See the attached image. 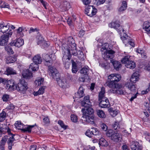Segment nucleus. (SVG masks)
<instances>
[{
	"mask_svg": "<svg viewBox=\"0 0 150 150\" xmlns=\"http://www.w3.org/2000/svg\"><path fill=\"white\" fill-rule=\"evenodd\" d=\"M62 48L64 54L62 60L64 65H69L70 64V59L71 54L77 56L81 60H83L84 54L80 51L76 50V44L72 37H69L67 40L64 42Z\"/></svg>",
	"mask_w": 150,
	"mask_h": 150,
	"instance_id": "1",
	"label": "nucleus"
},
{
	"mask_svg": "<svg viewBox=\"0 0 150 150\" xmlns=\"http://www.w3.org/2000/svg\"><path fill=\"white\" fill-rule=\"evenodd\" d=\"M81 104L82 106L85 107L81 109L83 113L82 117L84 119V120L91 124H94V110L91 107L92 105L90 101L89 96L84 97L83 100L81 102Z\"/></svg>",
	"mask_w": 150,
	"mask_h": 150,
	"instance_id": "2",
	"label": "nucleus"
},
{
	"mask_svg": "<svg viewBox=\"0 0 150 150\" xmlns=\"http://www.w3.org/2000/svg\"><path fill=\"white\" fill-rule=\"evenodd\" d=\"M120 75L116 74H112L108 76L109 81L106 82V85L111 89L110 91L113 93H117L120 94H124L125 92L121 89L122 86L121 83H117L121 79Z\"/></svg>",
	"mask_w": 150,
	"mask_h": 150,
	"instance_id": "3",
	"label": "nucleus"
},
{
	"mask_svg": "<svg viewBox=\"0 0 150 150\" xmlns=\"http://www.w3.org/2000/svg\"><path fill=\"white\" fill-rule=\"evenodd\" d=\"M140 75L138 72H135L132 75L130 80L125 84V86L128 88L131 92H135L137 89L136 85L131 82L135 83L139 79Z\"/></svg>",
	"mask_w": 150,
	"mask_h": 150,
	"instance_id": "4",
	"label": "nucleus"
},
{
	"mask_svg": "<svg viewBox=\"0 0 150 150\" xmlns=\"http://www.w3.org/2000/svg\"><path fill=\"white\" fill-rule=\"evenodd\" d=\"M39 68L38 66H30L29 69L24 70L22 73L23 77L26 79H30L33 77V73L30 71H35L38 70Z\"/></svg>",
	"mask_w": 150,
	"mask_h": 150,
	"instance_id": "5",
	"label": "nucleus"
},
{
	"mask_svg": "<svg viewBox=\"0 0 150 150\" xmlns=\"http://www.w3.org/2000/svg\"><path fill=\"white\" fill-rule=\"evenodd\" d=\"M28 88V85L24 81L22 80L16 85V90L21 93H25Z\"/></svg>",
	"mask_w": 150,
	"mask_h": 150,
	"instance_id": "6",
	"label": "nucleus"
},
{
	"mask_svg": "<svg viewBox=\"0 0 150 150\" xmlns=\"http://www.w3.org/2000/svg\"><path fill=\"white\" fill-rule=\"evenodd\" d=\"M15 126L16 128L18 129H20L24 132L28 131L31 132V129L34 127V125H29L27 127H25L24 128V125L20 121H17L15 123Z\"/></svg>",
	"mask_w": 150,
	"mask_h": 150,
	"instance_id": "7",
	"label": "nucleus"
},
{
	"mask_svg": "<svg viewBox=\"0 0 150 150\" xmlns=\"http://www.w3.org/2000/svg\"><path fill=\"white\" fill-rule=\"evenodd\" d=\"M124 30L122 29L121 30L120 33L122 35H120V38L121 40H122L123 42L125 44V45L128 46L129 45H130L132 47H134V41L132 40H129L128 39V36L126 33H124Z\"/></svg>",
	"mask_w": 150,
	"mask_h": 150,
	"instance_id": "8",
	"label": "nucleus"
},
{
	"mask_svg": "<svg viewBox=\"0 0 150 150\" xmlns=\"http://www.w3.org/2000/svg\"><path fill=\"white\" fill-rule=\"evenodd\" d=\"M48 72L51 75L53 79H57L60 77V74L57 69L54 66H50L48 70Z\"/></svg>",
	"mask_w": 150,
	"mask_h": 150,
	"instance_id": "9",
	"label": "nucleus"
},
{
	"mask_svg": "<svg viewBox=\"0 0 150 150\" xmlns=\"http://www.w3.org/2000/svg\"><path fill=\"white\" fill-rule=\"evenodd\" d=\"M12 34V31L10 30L6 34L2 35L0 39V45H4L6 44L8 41V38L11 37Z\"/></svg>",
	"mask_w": 150,
	"mask_h": 150,
	"instance_id": "10",
	"label": "nucleus"
},
{
	"mask_svg": "<svg viewBox=\"0 0 150 150\" xmlns=\"http://www.w3.org/2000/svg\"><path fill=\"white\" fill-rule=\"evenodd\" d=\"M97 11V9L93 6H88L85 9V13L88 16L92 17L95 15Z\"/></svg>",
	"mask_w": 150,
	"mask_h": 150,
	"instance_id": "11",
	"label": "nucleus"
},
{
	"mask_svg": "<svg viewBox=\"0 0 150 150\" xmlns=\"http://www.w3.org/2000/svg\"><path fill=\"white\" fill-rule=\"evenodd\" d=\"M7 132L8 135V137H9L7 141V143L8 145V148L9 150H11L12 148L13 143L15 140L14 138V135L11 133L10 129L8 128L7 129Z\"/></svg>",
	"mask_w": 150,
	"mask_h": 150,
	"instance_id": "12",
	"label": "nucleus"
},
{
	"mask_svg": "<svg viewBox=\"0 0 150 150\" xmlns=\"http://www.w3.org/2000/svg\"><path fill=\"white\" fill-rule=\"evenodd\" d=\"M6 89H9L10 90L14 91L16 89V85L15 81L12 79L6 81Z\"/></svg>",
	"mask_w": 150,
	"mask_h": 150,
	"instance_id": "13",
	"label": "nucleus"
},
{
	"mask_svg": "<svg viewBox=\"0 0 150 150\" xmlns=\"http://www.w3.org/2000/svg\"><path fill=\"white\" fill-rule=\"evenodd\" d=\"M115 53L114 51L110 50L107 52H104V53H101L103 57L105 60L111 59L114 57L113 54Z\"/></svg>",
	"mask_w": 150,
	"mask_h": 150,
	"instance_id": "14",
	"label": "nucleus"
},
{
	"mask_svg": "<svg viewBox=\"0 0 150 150\" xmlns=\"http://www.w3.org/2000/svg\"><path fill=\"white\" fill-rule=\"evenodd\" d=\"M130 56L129 55L125 57L122 60L121 62L123 64H125V66L130 65L133 66L135 64V63L132 61L130 60L129 59Z\"/></svg>",
	"mask_w": 150,
	"mask_h": 150,
	"instance_id": "15",
	"label": "nucleus"
},
{
	"mask_svg": "<svg viewBox=\"0 0 150 150\" xmlns=\"http://www.w3.org/2000/svg\"><path fill=\"white\" fill-rule=\"evenodd\" d=\"M99 101L100 102L99 105L101 107L106 108L109 107L110 106L108 100L106 98H104L103 99Z\"/></svg>",
	"mask_w": 150,
	"mask_h": 150,
	"instance_id": "16",
	"label": "nucleus"
},
{
	"mask_svg": "<svg viewBox=\"0 0 150 150\" xmlns=\"http://www.w3.org/2000/svg\"><path fill=\"white\" fill-rule=\"evenodd\" d=\"M130 146L132 150H142V149L139 142L137 141L132 142Z\"/></svg>",
	"mask_w": 150,
	"mask_h": 150,
	"instance_id": "17",
	"label": "nucleus"
},
{
	"mask_svg": "<svg viewBox=\"0 0 150 150\" xmlns=\"http://www.w3.org/2000/svg\"><path fill=\"white\" fill-rule=\"evenodd\" d=\"M10 26L8 23L6 25L4 22L0 24V32L4 33L8 31Z\"/></svg>",
	"mask_w": 150,
	"mask_h": 150,
	"instance_id": "18",
	"label": "nucleus"
},
{
	"mask_svg": "<svg viewBox=\"0 0 150 150\" xmlns=\"http://www.w3.org/2000/svg\"><path fill=\"white\" fill-rule=\"evenodd\" d=\"M57 81L59 86L63 88H65L67 87V82L65 79L64 78H60V77L57 79H55Z\"/></svg>",
	"mask_w": 150,
	"mask_h": 150,
	"instance_id": "19",
	"label": "nucleus"
},
{
	"mask_svg": "<svg viewBox=\"0 0 150 150\" xmlns=\"http://www.w3.org/2000/svg\"><path fill=\"white\" fill-rule=\"evenodd\" d=\"M60 8L63 11H67L71 8L70 3L67 1H65L61 3Z\"/></svg>",
	"mask_w": 150,
	"mask_h": 150,
	"instance_id": "20",
	"label": "nucleus"
},
{
	"mask_svg": "<svg viewBox=\"0 0 150 150\" xmlns=\"http://www.w3.org/2000/svg\"><path fill=\"white\" fill-rule=\"evenodd\" d=\"M109 26L112 28L118 30L119 32H121L122 28L121 26H120L119 22L117 21L112 22L109 24Z\"/></svg>",
	"mask_w": 150,
	"mask_h": 150,
	"instance_id": "21",
	"label": "nucleus"
},
{
	"mask_svg": "<svg viewBox=\"0 0 150 150\" xmlns=\"http://www.w3.org/2000/svg\"><path fill=\"white\" fill-rule=\"evenodd\" d=\"M111 139L115 142H120L122 139V135L120 134L115 131L113 135L112 136Z\"/></svg>",
	"mask_w": 150,
	"mask_h": 150,
	"instance_id": "22",
	"label": "nucleus"
},
{
	"mask_svg": "<svg viewBox=\"0 0 150 150\" xmlns=\"http://www.w3.org/2000/svg\"><path fill=\"white\" fill-rule=\"evenodd\" d=\"M84 88H83V87L81 86L79 88L78 91L75 94V98L76 99V98H81L83 97L84 95ZM74 99H75V97H74Z\"/></svg>",
	"mask_w": 150,
	"mask_h": 150,
	"instance_id": "23",
	"label": "nucleus"
},
{
	"mask_svg": "<svg viewBox=\"0 0 150 150\" xmlns=\"http://www.w3.org/2000/svg\"><path fill=\"white\" fill-rule=\"evenodd\" d=\"M23 28L22 27H19L18 29L14 30V34L17 37H22L24 35Z\"/></svg>",
	"mask_w": 150,
	"mask_h": 150,
	"instance_id": "24",
	"label": "nucleus"
},
{
	"mask_svg": "<svg viewBox=\"0 0 150 150\" xmlns=\"http://www.w3.org/2000/svg\"><path fill=\"white\" fill-rule=\"evenodd\" d=\"M24 40L21 38H18L16 41L14 42V43L12 42L10 43L11 45H13L18 47H19L22 46L24 44Z\"/></svg>",
	"mask_w": 150,
	"mask_h": 150,
	"instance_id": "25",
	"label": "nucleus"
},
{
	"mask_svg": "<svg viewBox=\"0 0 150 150\" xmlns=\"http://www.w3.org/2000/svg\"><path fill=\"white\" fill-rule=\"evenodd\" d=\"M33 60L34 63L36 65L40 64L42 62L41 57L39 55H37L34 57Z\"/></svg>",
	"mask_w": 150,
	"mask_h": 150,
	"instance_id": "26",
	"label": "nucleus"
},
{
	"mask_svg": "<svg viewBox=\"0 0 150 150\" xmlns=\"http://www.w3.org/2000/svg\"><path fill=\"white\" fill-rule=\"evenodd\" d=\"M45 86H44L41 87L38 91H34L33 93V94L35 96L42 94L45 91Z\"/></svg>",
	"mask_w": 150,
	"mask_h": 150,
	"instance_id": "27",
	"label": "nucleus"
},
{
	"mask_svg": "<svg viewBox=\"0 0 150 150\" xmlns=\"http://www.w3.org/2000/svg\"><path fill=\"white\" fill-rule=\"evenodd\" d=\"M44 79L42 78H38L35 81V83L36 86H41L43 84Z\"/></svg>",
	"mask_w": 150,
	"mask_h": 150,
	"instance_id": "28",
	"label": "nucleus"
},
{
	"mask_svg": "<svg viewBox=\"0 0 150 150\" xmlns=\"http://www.w3.org/2000/svg\"><path fill=\"white\" fill-rule=\"evenodd\" d=\"M143 29L148 33H150V23L147 21L144 23L143 25Z\"/></svg>",
	"mask_w": 150,
	"mask_h": 150,
	"instance_id": "29",
	"label": "nucleus"
},
{
	"mask_svg": "<svg viewBox=\"0 0 150 150\" xmlns=\"http://www.w3.org/2000/svg\"><path fill=\"white\" fill-rule=\"evenodd\" d=\"M99 144L102 146H107L108 144L107 141L103 138H101L99 140Z\"/></svg>",
	"mask_w": 150,
	"mask_h": 150,
	"instance_id": "30",
	"label": "nucleus"
},
{
	"mask_svg": "<svg viewBox=\"0 0 150 150\" xmlns=\"http://www.w3.org/2000/svg\"><path fill=\"white\" fill-rule=\"evenodd\" d=\"M45 40L43 37L40 34L38 35L36 37V41L38 45H42V43L44 42Z\"/></svg>",
	"mask_w": 150,
	"mask_h": 150,
	"instance_id": "31",
	"label": "nucleus"
},
{
	"mask_svg": "<svg viewBox=\"0 0 150 150\" xmlns=\"http://www.w3.org/2000/svg\"><path fill=\"white\" fill-rule=\"evenodd\" d=\"M109 45L108 43H105L102 44V48L100 49L101 53H104V52H107L108 50Z\"/></svg>",
	"mask_w": 150,
	"mask_h": 150,
	"instance_id": "32",
	"label": "nucleus"
},
{
	"mask_svg": "<svg viewBox=\"0 0 150 150\" xmlns=\"http://www.w3.org/2000/svg\"><path fill=\"white\" fill-rule=\"evenodd\" d=\"M16 60V58L15 57L9 56L7 57L6 60V62L7 64L13 63L15 62Z\"/></svg>",
	"mask_w": 150,
	"mask_h": 150,
	"instance_id": "33",
	"label": "nucleus"
},
{
	"mask_svg": "<svg viewBox=\"0 0 150 150\" xmlns=\"http://www.w3.org/2000/svg\"><path fill=\"white\" fill-rule=\"evenodd\" d=\"M105 89L104 87L101 88V91L99 94V100H100L101 99H103L104 98H106L105 97Z\"/></svg>",
	"mask_w": 150,
	"mask_h": 150,
	"instance_id": "34",
	"label": "nucleus"
},
{
	"mask_svg": "<svg viewBox=\"0 0 150 150\" xmlns=\"http://www.w3.org/2000/svg\"><path fill=\"white\" fill-rule=\"evenodd\" d=\"M127 7V4L126 1H123L122 2V5L119 8V11L122 12L125 10Z\"/></svg>",
	"mask_w": 150,
	"mask_h": 150,
	"instance_id": "35",
	"label": "nucleus"
},
{
	"mask_svg": "<svg viewBox=\"0 0 150 150\" xmlns=\"http://www.w3.org/2000/svg\"><path fill=\"white\" fill-rule=\"evenodd\" d=\"M97 114L101 118H105V115L104 111L101 110H97Z\"/></svg>",
	"mask_w": 150,
	"mask_h": 150,
	"instance_id": "36",
	"label": "nucleus"
},
{
	"mask_svg": "<svg viewBox=\"0 0 150 150\" xmlns=\"http://www.w3.org/2000/svg\"><path fill=\"white\" fill-rule=\"evenodd\" d=\"M5 73L8 75L16 74V71L11 68H8L5 71Z\"/></svg>",
	"mask_w": 150,
	"mask_h": 150,
	"instance_id": "37",
	"label": "nucleus"
},
{
	"mask_svg": "<svg viewBox=\"0 0 150 150\" xmlns=\"http://www.w3.org/2000/svg\"><path fill=\"white\" fill-rule=\"evenodd\" d=\"M88 71V68L86 66L82 68L80 71L81 74L84 75L85 76H88L87 72Z\"/></svg>",
	"mask_w": 150,
	"mask_h": 150,
	"instance_id": "38",
	"label": "nucleus"
},
{
	"mask_svg": "<svg viewBox=\"0 0 150 150\" xmlns=\"http://www.w3.org/2000/svg\"><path fill=\"white\" fill-rule=\"evenodd\" d=\"M6 113L5 111H3L0 114V122L4 121L6 117Z\"/></svg>",
	"mask_w": 150,
	"mask_h": 150,
	"instance_id": "39",
	"label": "nucleus"
},
{
	"mask_svg": "<svg viewBox=\"0 0 150 150\" xmlns=\"http://www.w3.org/2000/svg\"><path fill=\"white\" fill-rule=\"evenodd\" d=\"M0 7L2 8H9V5L4 1H0Z\"/></svg>",
	"mask_w": 150,
	"mask_h": 150,
	"instance_id": "40",
	"label": "nucleus"
},
{
	"mask_svg": "<svg viewBox=\"0 0 150 150\" xmlns=\"http://www.w3.org/2000/svg\"><path fill=\"white\" fill-rule=\"evenodd\" d=\"M115 131H114L112 129H110L108 130L106 132V135L108 137H110L111 138L112 136L113 135Z\"/></svg>",
	"mask_w": 150,
	"mask_h": 150,
	"instance_id": "41",
	"label": "nucleus"
},
{
	"mask_svg": "<svg viewBox=\"0 0 150 150\" xmlns=\"http://www.w3.org/2000/svg\"><path fill=\"white\" fill-rule=\"evenodd\" d=\"M5 50L9 54H13V52L11 47L9 46H7L5 47Z\"/></svg>",
	"mask_w": 150,
	"mask_h": 150,
	"instance_id": "42",
	"label": "nucleus"
},
{
	"mask_svg": "<svg viewBox=\"0 0 150 150\" xmlns=\"http://www.w3.org/2000/svg\"><path fill=\"white\" fill-rule=\"evenodd\" d=\"M92 130V129L91 128L88 129L85 133L86 135L89 137H91L93 135Z\"/></svg>",
	"mask_w": 150,
	"mask_h": 150,
	"instance_id": "43",
	"label": "nucleus"
},
{
	"mask_svg": "<svg viewBox=\"0 0 150 150\" xmlns=\"http://www.w3.org/2000/svg\"><path fill=\"white\" fill-rule=\"evenodd\" d=\"M71 120L72 122H77L78 120L77 116L75 115L72 114L71 115Z\"/></svg>",
	"mask_w": 150,
	"mask_h": 150,
	"instance_id": "44",
	"label": "nucleus"
},
{
	"mask_svg": "<svg viewBox=\"0 0 150 150\" xmlns=\"http://www.w3.org/2000/svg\"><path fill=\"white\" fill-rule=\"evenodd\" d=\"M8 137L7 135H6L3 137L2 138L1 140V144L2 145H5L6 141L8 139Z\"/></svg>",
	"mask_w": 150,
	"mask_h": 150,
	"instance_id": "45",
	"label": "nucleus"
},
{
	"mask_svg": "<svg viewBox=\"0 0 150 150\" xmlns=\"http://www.w3.org/2000/svg\"><path fill=\"white\" fill-rule=\"evenodd\" d=\"M58 123L62 128H64V129H66L67 127V126L65 125L63 122L62 120H60L59 121Z\"/></svg>",
	"mask_w": 150,
	"mask_h": 150,
	"instance_id": "46",
	"label": "nucleus"
},
{
	"mask_svg": "<svg viewBox=\"0 0 150 150\" xmlns=\"http://www.w3.org/2000/svg\"><path fill=\"white\" fill-rule=\"evenodd\" d=\"M110 62L112 63L113 66H120V62L115 60L114 59L110 60Z\"/></svg>",
	"mask_w": 150,
	"mask_h": 150,
	"instance_id": "47",
	"label": "nucleus"
},
{
	"mask_svg": "<svg viewBox=\"0 0 150 150\" xmlns=\"http://www.w3.org/2000/svg\"><path fill=\"white\" fill-rule=\"evenodd\" d=\"M150 91V83L149 84L148 88H147L145 91H142L141 92L142 95L146 94L148 92Z\"/></svg>",
	"mask_w": 150,
	"mask_h": 150,
	"instance_id": "48",
	"label": "nucleus"
},
{
	"mask_svg": "<svg viewBox=\"0 0 150 150\" xmlns=\"http://www.w3.org/2000/svg\"><path fill=\"white\" fill-rule=\"evenodd\" d=\"M91 129H92L91 132L93 135H97L98 133V132L97 128L94 127H92Z\"/></svg>",
	"mask_w": 150,
	"mask_h": 150,
	"instance_id": "49",
	"label": "nucleus"
},
{
	"mask_svg": "<svg viewBox=\"0 0 150 150\" xmlns=\"http://www.w3.org/2000/svg\"><path fill=\"white\" fill-rule=\"evenodd\" d=\"M95 3L97 5H99L103 4L105 1V0H95Z\"/></svg>",
	"mask_w": 150,
	"mask_h": 150,
	"instance_id": "50",
	"label": "nucleus"
},
{
	"mask_svg": "<svg viewBox=\"0 0 150 150\" xmlns=\"http://www.w3.org/2000/svg\"><path fill=\"white\" fill-rule=\"evenodd\" d=\"M42 4L43 5L45 9L47 8L48 4L46 2L44 1L43 0H39Z\"/></svg>",
	"mask_w": 150,
	"mask_h": 150,
	"instance_id": "51",
	"label": "nucleus"
},
{
	"mask_svg": "<svg viewBox=\"0 0 150 150\" xmlns=\"http://www.w3.org/2000/svg\"><path fill=\"white\" fill-rule=\"evenodd\" d=\"M50 60H47L46 59L44 61V63L45 65L50 66V65L52 64V61L51 60V59L50 58Z\"/></svg>",
	"mask_w": 150,
	"mask_h": 150,
	"instance_id": "52",
	"label": "nucleus"
},
{
	"mask_svg": "<svg viewBox=\"0 0 150 150\" xmlns=\"http://www.w3.org/2000/svg\"><path fill=\"white\" fill-rule=\"evenodd\" d=\"M9 98V96L6 94H4L2 97V99L4 101H7Z\"/></svg>",
	"mask_w": 150,
	"mask_h": 150,
	"instance_id": "53",
	"label": "nucleus"
},
{
	"mask_svg": "<svg viewBox=\"0 0 150 150\" xmlns=\"http://www.w3.org/2000/svg\"><path fill=\"white\" fill-rule=\"evenodd\" d=\"M100 127L102 129L105 131H106L108 129L107 126L104 123H102L101 124Z\"/></svg>",
	"mask_w": 150,
	"mask_h": 150,
	"instance_id": "54",
	"label": "nucleus"
},
{
	"mask_svg": "<svg viewBox=\"0 0 150 150\" xmlns=\"http://www.w3.org/2000/svg\"><path fill=\"white\" fill-rule=\"evenodd\" d=\"M88 76H85L84 75L81 74V76L79 78V80L82 82H84L85 81V79H86Z\"/></svg>",
	"mask_w": 150,
	"mask_h": 150,
	"instance_id": "55",
	"label": "nucleus"
},
{
	"mask_svg": "<svg viewBox=\"0 0 150 150\" xmlns=\"http://www.w3.org/2000/svg\"><path fill=\"white\" fill-rule=\"evenodd\" d=\"M79 69L77 66H72V71L73 73L76 74Z\"/></svg>",
	"mask_w": 150,
	"mask_h": 150,
	"instance_id": "56",
	"label": "nucleus"
},
{
	"mask_svg": "<svg viewBox=\"0 0 150 150\" xmlns=\"http://www.w3.org/2000/svg\"><path fill=\"white\" fill-rule=\"evenodd\" d=\"M119 122H115L113 125V128L115 129H117L118 128H119Z\"/></svg>",
	"mask_w": 150,
	"mask_h": 150,
	"instance_id": "57",
	"label": "nucleus"
},
{
	"mask_svg": "<svg viewBox=\"0 0 150 150\" xmlns=\"http://www.w3.org/2000/svg\"><path fill=\"white\" fill-rule=\"evenodd\" d=\"M84 35V31L83 30H81L79 32L78 34V36L79 37H82Z\"/></svg>",
	"mask_w": 150,
	"mask_h": 150,
	"instance_id": "58",
	"label": "nucleus"
},
{
	"mask_svg": "<svg viewBox=\"0 0 150 150\" xmlns=\"http://www.w3.org/2000/svg\"><path fill=\"white\" fill-rule=\"evenodd\" d=\"M43 122L45 124L49 123L50 122L49 119L48 117H45L43 119Z\"/></svg>",
	"mask_w": 150,
	"mask_h": 150,
	"instance_id": "59",
	"label": "nucleus"
},
{
	"mask_svg": "<svg viewBox=\"0 0 150 150\" xmlns=\"http://www.w3.org/2000/svg\"><path fill=\"white\" fill-rule=\"evenodd\" d=\"M118 111L116 110H113L110 113V115L113 117L115 116L117 114Z\"/></svg>",
	"mask_w": 150,
	"mask_h": 150,
	"instance_id": "60",
	"label": "nucleus"
},
{
	"mask_svg": "<svg viewBox=\"0 0 150 150\" xmlns=\"http://www.w3.org/2000/svg\"><path fill=\"white\" fill-rule=\"evenodd\" d=\"M83 4L85 5H88L91 3V0H82Z\"/></svg>",
	"mask_w": 150,
	"mask_h": 150,
	"instance_id": "61",
	"label": "nucleus"
},
{
	"mask_svg": "<svg viewBox=\"0 0 150 150\" xmlns=\"http://www.w3.org/2000/svg\"><path fill=\"white\" fill-rule=\"evenodd\" d=\"M6 129L5 128H3L2 129H0V137L2 136V134H4L5 133V132H6Z\"/></svg>",
	"mask_w": 150,
	"mask_h": 150,
	"instance_id": "62",
	"label": "nucleus"
},
{
	"mask_svg": "<svg viewBox=\"0 0 150 150\" xmlns=\"http://www.w3.org/2000/svg\"><path fill=\"white\" fill-rule=\"evenodd\" d=\"M40 45L44 47H46L48 46V43L46 41L44 40V42L42 43V45Z\"/></svg>",
	"mask_w": 150,
	"mask_h": 150,
	"instance_id": "63",
	"label": "nucleus"
},
{
	"mask_svg": "<svg viewBox=\"0 0 150 150\" xmlns=\"http://www.w3.org/2000/svg\"><path fill=\"white\" fill-rule=\"evenodd\" d=\"M136 51L138 53L141 54L142 53H144V51L140 48H139L137 49Z\"/></svg>",
	"mask_w": 150,
	"mask_h": 150,
	"instance_id": "64",
	"label": "nucleus"
}]
</instances>
